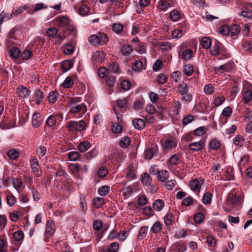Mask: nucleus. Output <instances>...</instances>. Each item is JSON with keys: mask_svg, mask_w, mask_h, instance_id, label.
I'll list each match as a JSON object with an SVG mask.
<instances>
[{"mask_svg": "<svg viewBox=\"0 0 252 252\" xmlns=\"http://www.w3.org/2000/svg\"><path fill=\"white\" fill-rule=\"evenodd\" d=\"M69 112L72 114H84L87 111V105L79 97H71L69 100Z\"/></svg>", "mask_w": 252, "mask_h": 252, "instance_id": "obj_1", "label": "nucleus"}, {"mask_svg": "<svg viewBox=\"0 0 252 252\" xmlns=\"http://www.w3.org/2000/svg\"><path fill=\"white\" fill-rule=\"evenodd\" d=\"M109 41L107 34L103 32H98L97 34H93L89 37V42L93 46L104 45Z\"/></svg>", "mask_w": 252, "mask_h": 252, "instance_id": "obj_2", "label": "nucleus"}, {"mask_svg": "<svg viewBox=\"0 0 252 252\" xmlns=\"http://www.w3.org/2000/svg\"><path fill=\"white\" fill-rule=\"evenodd\" d=\"M242 99L245 103L251 105L252 103V85L248 82L244 84L242 91Z\"/></svg>", "mask_w": 252, "mask_h": 252, "instance_id": "obj_3", "label": "nucleus"}, {"mask_svg": "<svg viewBox=\"0 0 252 252\" xmlns=\"http://www.w3.org/2000/svg\"><path fill=\"white\" fill-rule=\"evenodd\" d=\"M86 124L85 121H70L66 123V127L68 130L72 132L81 131L86 129Z\"/></svg>", "mask_w": 252, "mask_h": 252, "instance_id": "obj_4", "label": "nucleus"}, {"mask_svg": "<svg viewBox=\"0 0 252 252\" xmlns=\"http://www.w3.org/2000/svg\"><path fill=\"white\" fill-rule=\"evenodd\" d=\"M30 164L34 175L37 177L41 176V171L40 170V167L37 158L32 156L30 158Z\"/></svg>", "mask_w": 252, "mask_h": 252, "instance_id": "obj_5", "label": "nucleus"}, {"mask_svg": "<svg viewBox=\"0 0 252 252\" xmlns=\"http://www.w3.org/2000/svg\"><path fill=\"white\" fill-rule=\"evenodd\" d=\"M55 231V224L54 222L49 220L46 222V228L44 234L45 237V241H48V238L53 235Z\"/></svg>", "mask_w": 252, "mask_h": 252, "instance_id": "obj_6", "label": "nucleus"}, {"mask_svg": "<svg viewBox=\"0 0 252 252\" xmlns=\"http://www.w3.org/2000/svg\"><path fill=\"white\" fill-rule=\"evenodd\" d=\"M56 24L57 26L67 27L70 24V19L67 16H60L57 17L55 20Z\"/></svg>", "mask_w": 252, "mask_h": 252, "instance_id": "obj_7", "label": "nucleus"}, {"mask_svg": "<svg viewBox=\"0 0 252 252\" xmlns=\"http://www.w3.org/2000/svg\"><path fill=\"white\" fill-rule=\"evenodd\" d=\"M234 65V63L233 62H229L228 63L225 64L220 65V66L216 68V71L230 72L233 69Z\"/></svg>", "mask_w": 252, "mask_h": 252, "instance_id": "obj_8", "label": "nucleus"}, {"mask_svg": "<svg viewBox=\"0 0 252 252\" xmlns=\"http://www.w3.org/2000/svg\"><path fill=\"white\" fill-rule=\"evenodd\" d=\"M241 201V197L237 194L230 195L228 196L227 202L228 204H230L231 207H233L234 205L239 203Z\"/></svg>", "mask_w": 252, "mask_h": 252, "instance_id": "obj_9", "label": "nucleus"}, {"mask_svg": "<svg viewBox=\"0 0 252 252\" xmlns=\"http://www.w3.org/2000/svg\"><path fill=\"white\" fill-rule=\"evenodd\" d=\"M128 98L127 97L119 99L117 101V105L121 112H124L127 107Z\"/></svg>", "mask_w": 252, "mask_h": 252, "instance_id": "obj_10", "label": "nucleus"}, {"mask_svg": "<svg viewBox=\"0 0 252 252\" xmlns=\"http://www.w3.org/2000/svg\"><path fill=\"white\" fill-rule=\"evenodd\" d=\"M126 172V177L128 180H131L135 177V168L133 165H129Z\"/></svg>", "mask_w": 252, "mask_h": 252, "instance_id": "obj_11", "label": "nucleus"}, {"mask_svg": "<svg viewBox=\"0 0 252 252\" xmlns=\"http://www.w3.org/2000/svg\"><path fill=\"white\" fill-rule=\"evenodd\" d=\"M172 7V4L167 0H160L158 2V8L159 11H166Z\"/></svg>", "mask_w": 252, "mask_h": 252, "instance_id": "obj_12", "label": "nucleus"}, {"mask_svg": "<svg viewBox=\"0 0 252 252\" xmlns=\"http://www.w3.org/2000/svg\"><path fill=\"white\" fill-rule=\"evenodd\" d=\"M32 125L35 127H38L42 123V119L40 113L35 112L32 115Z\"/></svg>", "mask_w": 252, "mask_h": 252, "instance_id": "obj_13", "label": "nucleus"}, {"mask_svg": "<svg viewBox=\"0 0 252 252\" xmlns=\"http://www.w3.org/2000/svg\"><path fill=\"white\" fill-rule=\"evenodd\" d=\"M204 146V144L200 142H194L189 145V148L190 150L197 152L202 150Z\"/></svg>", "mask_w": 252, "mask_h": 252, "instance_id": "obj_14", "label": "nucleus"}, {"mask_svg": "<svg viewBox=\"0 0 252 252\" xmlns=\"http://www.w3.org/2000/svg\"><path fill=\"white\" fill-rule=\"evenodd\" d=\"M169 178V173L167 170H162L157 171V178L162 182H164Z\"/></svg>", "mask_w": 252, "mask_h": 252, "instance_id": "obj_15", "label": "nucleus"}, {"mask_svg": "<svg viewBox=\"0 0 252 252\" xmlns=\"http://www.w3.org/2000/svg\"><path fill=\"white\" fill-rule=\"evenodd\" d=\"M189 186L190 189L193 191L199 192L200 189V185L199 181L196 179H194L190 181Z\"/></svg>", "mask_w": 252, "mask_h": 252, "instance_id": "obj_16", "label": "nucleus"}, {"mask_svg": "<svg viewBox=\"0 0 252 252\" xmlns=\"http://www.w3.org/2000/svg\"><path fill=\"white\" fill-rule=\"evenodd\" d=\"M132 124L134 127L138 130H141L145 127V122L142 119H134Z\"/></svg>", "mask_w": 252, "mask_h": 252, "instance_id": "obj_17", "label": "nucleus"}, {"mask_svg": "<svg viewBox=\"0 0 252 252\" xmlns=\"http://www.w3.org/2000/svg\"><path fill=\"white\" fill-rule=\"evenodd\" d=\"M240 26L237 24H235L233 26V27L230 28V32L229 34L230 35L232 38L235 39L240 32Z\"/></svg>", "mask_w": 252, "mask_h": 252, "instance_id": "obj_18", "label": "nucleus"}, {"mask_svg": "<svg viewBox=\"0 0 252 252\" xmlns=\"http://www.w3.org/2000/svg\"><path fill=\"white\" fill-rule=\"evenodd\" d=\"M19 152L15 149H9L7 152L8 157L11 160H15L19 156Z\"/></svg>", "mask_w": 252, "mask_h": 252, "instance_id": "obj_19", "label": "nucleus"}, {"mask_svg": "<svg viewBox=\"0 0 252 252\" xmlns=\"http://www.w3.org/2000/svg\"><path fill=\"white\" fill-rule=\"evenodd\" d=\"M105 58V54L102 51H97L93 55V59L97 62H101Z\"/></svg>", "mask_w": 252, "mask_h": 252, "instance_id": "obj_20", "label": "nucleus"}, {"mask_svg": "<svg viewBox=\"0 0 252 252\" xmlns=\"http://www.w3.org/2000/svg\"><path fill=\"white\" fill-rule=\"evenodd\" d=\"M209 146L211 150L217 151L220 146V143L216 138H213L210 140Z\"/></svg>", "mask_w": 252, "mask_h": 252, "instance_id": "obj_21", "label": "nucleus"}, {"mask_svg": "<svg viewBox=\"0 0 252 252\" xmlns=\"http://www.w3.org/2000/svg\"><path fill=\"white\" fill-rule=\"evenodd\" d=\"M141 182L145 186H149L152 183V178L148 173H145L141 175Z\"/></svg>", "mask_w": 252, "mask_h": 252, "instance_id": "obj_22", "label": "nucleus"}, {"mask_svg": "<svg viewBox=\"0 0 252 252\" xmlns=\"http://www.w3.org/2000/svg\"><path fill=\"white\" fill-rule=\"evenodd\" d=\"M13 237L15 241L21 243L24 239V234L22 230H17L13 233Z\"/></svg>", "mask_w": 252, "mask_h": 252, "instance_id": "obj_23", "label": "nucleus"}, {"mask_svg": "<svg viewBox=\"0 0 252 252\" xmlns=\"http://www.w3.org/2000/svg\"><path fill=\"white\" fill-rule=\"evenodd\" d=\"M170 18L173 21H177L181 18V12L176 9H174L170 13Z\"/></svg>", "mask_w": 252, "mask_h": 252, "instance_id": "obj_24", "label": "nucleus"}, {"mask_svg": "<svg viewBox=\"0 0 252 252\" xmlns=\"http://www.w3.org/2000/svg\"><path fill=\"white\" fill-rule=\"evenodd\" d=\"M164 203L163 200L158 199L155 201L153 204V209L157 211H160L164 207Z\"/></svg>", "mask_w": 252, "mask_h": 252, "instance_id": "obj_25", "label": "nucleus"}, {"mask_svg": "<svg viewBox=\"0 0 252 252\" xmlns=\"http://www.w3.org/2000/svg\"><path fill=\"white\" fill-rule=\"evenodd\" d=\"M183 72L188 76H191L193 72V67L190 64H185L183 66Z\"/></svg>", "mask_w": 252, "mask_h": 252, "instance_id": "obj_26", "label": "nucleus"}, {"mask_svg": "<svg viewBox=\"0 0 252 252\" xmlns=\"http://www.w3.org/2000/svg\"><path fill=\"white\" fill-rule=\"evenodd\" d=\"M178 90L179 93L181 95H183L184 94L188 93L189 91V86L187 84L182 83L179 85Z\"/></svg>", "mask_w": 252, "mask_h": 252, "instance_id": "obj_27", "label": "nucleus"}, {"mask_svg": "<svg viewBox=\"0 0 252 252\" xmlns=\"http://www.w3.org/2000/svg\"><path fill=\"white\" fill-rule=\"evenodd\" d=\"M30 91L26 87H21L17 89V94L20 97H25L29 95Z\"/></svg>", "mask_w": 252, "mask_h": 252, "instance_id": "obj_28", "label": "nucleus"}, {"mask_svg": "<svg viewBox=\"0 0 252 252\" xmlns=\"http://www.w3.org/2000/svg\"><path fill=\"white\" fill-rule=\"evenodd\" d=\"M200 43L202 47H211L212 45L211 40L207 36L202 38L200 40Z\"/></svg>", "mask_w": 252, "mask_h": 252, "instance_id": "obj_29", "label": "nucleus"}, {"mask_svg": "<svg viewBox=\"0 0 252 252\" xmlns=\"http://www.w3.org/2000/svg\"><path fill=\"white\" fill-rule=\"evenodd\" d=\"M130 139L128 136H125L121 138L119 142L120 146L123 148H127L130 143Z\"/></svg>", "mask_w": 252, "mask_h": 252, "instance_id": "obj_30", "label": "nucleus"}, {"mask_svg": "<svg viewBox=\"0 0 252 252\" xmlns=\"http://www.w3.org/2000/svg\"><path fill=\"white\" fill-rule=\"evenodd\" d=\"M90 10L88 6L86 4H82L78 9L79 13L82 16H86Z\"/></svg>", "mask_w": 252, "mask_h": 252, "instance_id": "obj_31", "label": "nucleus"}, {"mask_svg": "<svg viewBox=\"0 0 252 252\" xmlns=\"http://www.w3.org/2000/svg\"><path fill=\"white\" fill-rule=\"evenodd\" d=\"M10 57L13 59H17L20 57L21 52L19 48H11L9 51Z\"/></svg>", "mask_w": 252, "mask_h": 252, "instance_id": "obj_32", "label": "nucleus"}, {"mask_svg": "<svg viewBox=\"0 0 252 252\" xmlns=\"http://www.w3.org/2000/svg\"><path fill=\"white\" fill-rule=\"evenodd\" d=\"M203 91L206 95H210L214 93L215 88L212 84H208L204 87Z\"/></svg>", "mask_w": 252, "mask_h": 252, "instance_id": "obj_33", "label": "nucleus"}, {"mask_svg": "<svg viewBox=\"0 0 252 252\" xmlns=\"http://www.w3.org/2000/svg\"><path fill=\"white\" fill-rule=\"evenodd\" d=\"M90 147V144L87 141L82 142L78 146V149L81 152H85L87 151Z\"/></svg>", "mask_w": 252, "mask_h": 252, "instance_id": "obj_34", "label": "nucleus"}, {"mask_svg": "<svg viewBox=\"0 0 252 252\" xmlns=\"http://www.w3.org/2000/svg\"><path fill=\"white\" fill-rule=\"evenodd\" d=\"M72 66V62L69 60L64 61L62 63V67L64 72L68 71Z\"/></svg>", "mask_w": 252, "mask_h": 252, "instance_id": "obj_35", "label": "nucleus"}, {"mask_svg": "<svg viewBox=\"0 0 252 252\" xmlns=\"http://www.w3.org/2000/svg\"><path fill=\"white\" fill-rule=\"evenodd\" d=\"M80 154L77 151L70 152L68 154V158L70 161H76L80 158Z\"/></svg>", "mask_w": 252, "mask_h": 252, "instance_id": "obj_36", "label": "nucleus"}, {"mask_svg": "<svg viewBox=\"0 0 252 252\" xmlns=\"http://www.w3.org/2000/svg\"><path fill=\"white\" fill-rule=\"evenodd\" d=\"M110 190V187L108 186H103L100 187L98 189V194L103 196H106Z\"/></svg>", "mask_w": 252, "mask_h": 252, "instance_id": "obj_37", "label": "nucleus"}, {"mask_svg": "<svg viewBox=\"0 0 252 252\" xmlns=\"http://www.w3.org/2000/svg\"><path fill=\"white\" fill-rule=\"evenodd\" d=\"M12 14L5 12L4 11L0 13V26L3 23L4 20H9L12 18Z\"/></svg>", "mask_w": 252, "mask_h": 252, "instance_id": "obj_38", "label": "nucleus"}, {"mask_svg": "<svg viewBox=\"0 0 252 252\" xmlns=\"http://www.w3.org/2000/svg\"><path fill=\"white\" fill-rule=\"evenodd\" d=\"M212 198V194L209 192H206L204 193L202 197V202L204 204H208L211 202Z\"/></svg>", "mask_w": 252, "mask_h": 252, "instance_id": "obj_39", "label": "nucleus"}, {"mask_svg": "<svg viewBox=\"0 0 252 252\" xmlns=\"http://www.w3.org/2000/svg\"><path fill=\"white\" fill-rule=\"evenodd\" d=\"M177 145L176 142L173 140L171 139H168L166 140L164 144V147L167 149L171 150L173 148L176 147Z\"/></svg>", "mask_w": 252, "mask_h": 252, "instance_id": "obj_40", "label": "nucleus"}, {"mask_svg": "<svg viewBox=\"0 0 252 252\" xmlns=\"http://www.w3.org/2000/svg\"><path fill=\"white\" fill-rule=\"evenodd\" d=\"M43 98V93L39 90H36L34 94V99L36 103L39 104Z\"/></svg>", "mask_w": 252, "mask_h": 252, "instance_id": "obj_41", "label": "nucleus"}, {"mask_svg": "<svg viewBox=\"0 0 252 252\" xmlns=\"http://www.w3.org/2000/svg\"><path fill=\"white\" fill-rule=\"evenodd\" d=\"M94 205L96 208H100L104 203V199L101 197H96L93 200Z\"/></svg>", "mask_w": 252, "mask_h": 252, "instance_id": "obj_42", "label": "nucleus"}, {"mask_svg": "<svg viewBox=\"0 0 252 252\" xmlns=\"http://www.w3.org/2000/svg\"><path fill=\"white\" fill-rule=\"evenodd\" d=\"M124 29V26L121 23H114L112 26V30L114 32L119 34Z\"/></svg>", "mask_w": 252, "mask_h": 252, "instance_id": "obj_43", "label": "nucleus"}, {"mask_svg": "<svg viewBox=\"0 0 252 252\" xmlns=\"http://www.w3.org/2000/svg\"><path fill=\"white\" fill-rule=\"evenodd\" d=\"M73 81L70 77H67L62 83V86L64 88H70L73 84Z\"/></svg>", "mask_w": 252, "mask_h": 252, "instance_id": "obj_44", "label": "nucleus"}, {"mask_svg": "<svg viewBox=\"0 0 252 252\" xmlns=\"http://www.w3.org/2000/svg\"><path fill=\"white\" fill-rule=\"evenodd\" d=\"M225 97L223 96H218L213 99V103L215 107L221 105L225 101Z\"/></svg>", "mask_w": 252, "mask_h": 252, "instance_id": "obj_45", "label": "nucleus"}, {"mask_svg": "<svg viewBox=\"0 0 252 252\" xmlns=\"http://www.w3.org/2000/svg\"><path fill=\"white\" fill-rule=\"evenodd\" d=\"M58 96V93L52 91L50 92L48 95V101L51 103H54L57 99Z\"/></svg>", "mask_w": 252, "mask_h": 252, "instance_id": "obj_46", "label": "nucleus"}, {"mask_svg": "<svg viewBox=\"0 0 252 252\" xmlns=\"http://www.w3.org/2000/svg\"><path fill=\"white\" fill-rule=\"evenodd\" d=\"M192 56V52L189 49H186L182 53V57L185 60H189Z\"/></svg>", "mask_w": 252, "mask_h": 252, "instance_id": "obj_47", "label": "nucleus"}, {"mask_svg": "<svg viewBox=\"0 0 252 252\" xmlns=\"http://www.w3.org/2000/svg\"><path fill=\"white\" fill-rule=\"evenodd\" d=\"M23 182L19 179L14 178L12 180V184L14 188L18 190L23 186Z\"/></svg>", "mask_w": 252, "mask_h": 252, "instance_id": "obj_48", "label": "nucleus"}, {"mask_svg": "<svg viewBox=\"0 0 252 252\" xmlns=\"http://www.w3.org/2000/svg\"><path fill=\"white\" fill-rule=\"evenodd\" d=\"M56 123V119L55 116H50L46 120V125L49 127H52L55 125Z\"/></svg>", "mask_w": 252, "mask_h": 252, "instance_id": "obj_49", "label": "nucleus"}, {"mask_svg": "<svg viewBox=\"0 0 252 252\" xmlns=\"http://www.w3.org/2000/svg\"><path fill=\"white\" fill-rule=\"evenodd\" d=\"M206 131V128L205 126H200L194 131V134L197 136H201L203 135Z\"/></svg>", "mask_w": 252, "mask_h": 252, "instance_id": "obj_50", "label": "nucleus"}, {"mask_svg": "<svg viewBox=\"0 0 252 252\" xmlns=\"http://www.w3.org/2000/svg\"><path fill=\"white\" fill-rule=\"evenodd\" d=\"M122 130V126L120 123H115L112 125V131L115 133H118Z\"/></svg>", "mask_w": 252, "mask_h": 252, "instance_id": "obj_51", "label": "nucleus"}, {"mask_svg": "<svg viewBox=\"0 0 252 252\" xmlns=\"http://www.w3.org/2000/svg\"><path fill=\"white\" fill-rule=\"evenodd\" d=\"M216 239L211 236H209L206 238V243L209 247H215L216 245Z\"/></svg>", "mask_w": 252, "mask_h": 252, "instance_id": "obj_52", "label": "nucleus"}, {"mask_svg": "<svg viewBox=\"0 0 252 252\" xmlns=\"http://www.w3.org/2000/svg\"><path fill=\"white\" fill-rule=\"evenodd\" d=\"M181 73L180 71H175L171 74V78L176 83L181 80Z\"/></svg>", "mask_w": 252, "mask_h": 252, "instance_id": "obj_53", "label": "nucleus"}, {"mask_svg": "<svg viewBox=\"0 0 252 252\" xmlns=\"http://www.w3.org/2000/svg\"><path fill=\"white\" fill-rule=\"evenodd\" d=\"M179 160V157L174 154L172 155L168 159V162L172 165H175L178 164Z\"/></svg>", "mask_w": 252, "mask_h": 252, "instance_id": "obj_54", "label": "nucleus"}, {"mask_svg": "<svg viewBox=\"0 0 252 252\" xmlns=\"http://www.w3.org/2000/svg\"><path fill=\"white\" fill-rule=\"evenodd\" d=\"M7 204L9 206H13L16 202V197L12 194H8L6 196Z\"/></svg>", "mask_w": 252, "mask_h": 252, "instance_id": "obj_55", "label": "nucleus"}, {"mask_svg": "<svg viewBox=\"0 0 252 252\" xmlns=\"http://www.w3.org/2000/svg\"><path fill=\"white\" fill-rule=\"evenodd\" d=\"M161 229V225L158 221L156 222L152 226L151 231L155 233H158Z\"/></svg>", "mask_w": 252, "mask_h": 252, "instance_id": "obj_56", "label": "nucleus"}, {"mask_svg": "<svg viewBox=\"0 0 252 252\" xmlns=\"http://www.w3.org/2000/svg\"><path fill=\"white\" fill-rule=\"evenodd\" d=\"M128 236V233L126 231L121 230L118 232V239L121 241H125Z\"/></svg>", "mask_w": 252, "mask_h": 252, "instance_id": "obj_57", "label": "nucleus"}, {"mask_svg": "<svg viewBox=\"0 0 252 252\" xmlns=\"http://www.w3.org/2000/svg\"><path fill=\"white\" fill-rule=\"evenodd\" d=\"M194 120V117L193 115L189 114L185 117L183 120V124L184 126L191 123Z\"/></svg>", "mask_w": 252, "mask_h": 252, "instance_id": "obj_58", "label": "nucleus"}, {"mask_svg": "<svg viewBox=\"0 0 252 252\" xmlns=\"http://www.w3.org/2000/svg\"><path fill=\"white\" fill-rule=\"evenodd\" d=\"M58 29L55 27L50 28L47 29L46 33L49 37H54L58 33Z\"/></svg>", "mask_w": 252, "mask_h": 252, "instance_id": "obj_59", "label": "nucleus"}, {"mask_svg": "<svg viewBox=\"0 0 252 252\" xmlns=\"http://www.w3.org/2000/svg\"><path fill=\"white\" fill-rule=\"evenodd\" d=\"M174 220V216L171 213H168L164 217V221L166 225H170Z\"/></svg>", "mask_w": 252, "mask_h": 252, "instance_id": "obj_60", "label": "nucleus"}, {"mask_svg": "<svg viewBox=\"0 0 252 252\" xmlns=\"http://www.w3.org/2000/svg\"><path fill=\"white\" fill-rule=\"evenodd\" d=\"M184 34L183 31L180 29H175L172 32V36L173 38H179Z\"/></svg>", "mask_w": 252, "mask_h": 252, "instance_id": "obj_61", "label": "nucleus"}, {"mask_svg": "<svg viewBox=\"0 0 252 252\" xmlns=\"http://www.w3.org/2000/svg\"><path fill=\"white\" fill-rule=\"evenodd\" d=\"M69 168L72 173L76 174L80 170V165L78 163L70 164L69 166Z\"/></svg>", "mask_w": 252, "mask_h": 252, "instance_id": "obj_62", "label": "nucleus"}, {"mask_svg": "<svg viewBox=\"0 0 252 252\" xmlns=\"http://www.w3.org/2000/svg\"><path fill=\"white\" fill-rule=\"evenodd\" d=\"M108 174V170L107 169L106 167H101L98 172H97V174H98V176L100 177V178H104V177H105L107 174Z\"/></svg>", "mask_w": 252, "mask_h": 252, "instance_id": "obj_63", "label": "nucleus"}, {"mask_svg": "<svg viewBox=\"0 0 252 252\" xmlns=\"http://www.w3.org/2000/svg\"><path fill=\"white\" fill-rule=\"evenodd\" d=\"M167 80V77L164 74L160 73L157 76V81L159 84H165Z\"/></svg>", "mask_w": 252, "mask_h": 252, "instance_id": "obj_64", "label": "nucleus"}]
</instances>
